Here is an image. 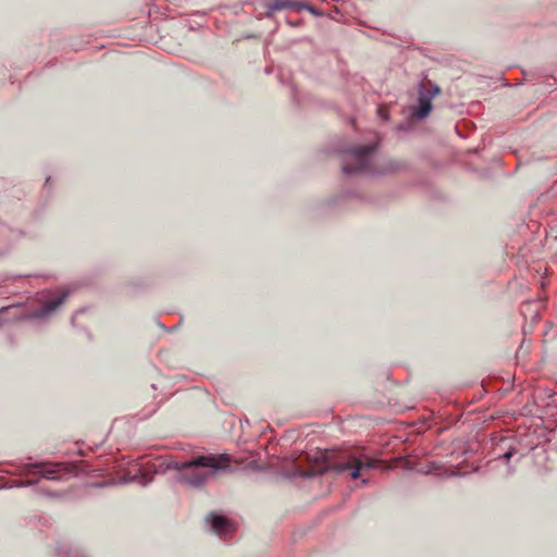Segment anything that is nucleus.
Wrapping results in <instances>:
<instances>
[{
	"label": "nucleus",
	"mask_w": 557,
	"mask_h": 557,
	"mask_svg": "<svg viewBox=\"0 0 557 557\" xmlns=\"http://www.w3.org/2000/svg\"><path fill=\"white\" fill-rule=\"evenodd\" d=\"M228 455L198 456L189 461H175L172 468L178 471V480L182 483L199 487L202 486L220 469L230 467Z\"/></svg>",
	"instance_id": "1"
},
{
	"label": "nucleus",
	"mask_w": 557,
	"mask_h": 557,
	"mask_svg": "<svg viewBox=\"0 0 557 557\" xmlns=\"http://www.w3.org/2000/svg\"><path fill=\"white\" fill-rule=\"evenodd\" d=\"M375 147L372 145L367 146H352L346 151V159L343 162V172L346 174L357 173H371V159Z\"/></svg>",
	"instance_id": "2"
},
{
	"label": "nucleus",
	"mask_w": 557,
	"mask_h": 557,
	"mask_svg": "<svg viewBox=\"0 0 557 557\" xmlns=\"http://www.w3.org/2000/svg\"><path fill=\"white\" fill-rule=\"evenodd\" d=\"M440 92L441 88L437 85L430 81L423 82L419 90V104L413 111V116L419 120L426 117L432 110V99Z\"/></svg>",
	"instance_id": "3"
},
{
	"label": "nucleus",
	"mask_w": 557,
	"mask_h": 557,
	"mask_svg": "<svg viewBox=\"0 0 557 557\" xmlns=\"http://www.w3.org/2000/svg\"><path fill=\"white\" fill-rule=\"evenodd\" d=\"M374 467V460L368 459L367 461H362L357 457H349L346 461H336L333 463V469L337 472L351 470L350 476L352 479H358L364 470L372 469Z\"/></svg>",
	"instance_id": "4"
},
{
	"label": "nucleus",
	"mask_w": 557,
	"mask_h": 557,
	"mask_svg": "<svg viewBox=\"0 0 557 557\" xmlns=\"http://www.w3.org/2000/svg\"><path fill=\"white\" fill-rule=\"evenodd\" d=\"M69 294H70L69 290H62L57 298L49 300L42 308L37 310L34 314V317L42 318V317L51 313L52 311H54L57 308H59L65 301Z\"/></svg>",
	"instance_id": "5"
},
{
	"label": "nucleus",
	"mask_w": 557,
	"mask_h": 557,
	"mask_svg": "<svg viewBox=\"0 0 557 557\" xmlns=\"http://www.w3.org/2000/svg\"><path fill=\"white\" fill-rule=\"evenodd\" d=\"M211 525H212V530L215 533L221 534L222 532L226 531V529L228 527V521L224 517L212 515L211 516Z\"/></svg>",
	"instance_id": "6"
},
{
	"label": "nucleus",
	"mask_w": 557,
	"mask_h": 557,
	"mask_svg": "<svg viewBox=\"0 0 557 557\" xmlns=\"http://www.w3.org/2000/svg\"><path fill=\"white\" fill-rule=\"evenodd\" d=\"M297 5L298 4L296 2H293V1H289V0H277V1L273 2L270 5V9L272 11H280V10H283V9L294 8V7H297Z\"/></svg>",
	"instance_id": "7"
},
{
	"label": "nucleus",
	"mask_w": 557,
	"mask_h": 557,
	"mask_svg": "<svg viewBox=\"0 0 557 557\" xmlns=\"http://www.w3.org/2000/svg\"><path fill=\"white\" fill-rule=\"evenodd\" d=\"M44 478L53 479L57 472L54 466L45 467L41 471H39Z\"/></svg>",
	"instance_id": "8"
},
{
	"label": "nucleus",
	"mask_w": 557,
	"mask_h": 557,
	"mask_svg": "<svg viewBox=\"0 0 557 557\" xmlns=\"http://www.w3.org/2000/svg\"><path fill=\"white\" fill-rule=\"evenodd\" d=\"M377 113L383 119V120H387L388 119V113H387V109L384 108V107H380L377 109Z\"/></svg>",
	"instance_id": "9"
},
{
	"label": "nucleus",
	"mask_w": 557,
	"mask_h": 557,
	"mask_svg": "<svg viewBox=\"0 0 557 557\" xmlns=\"http://www.w3.org/2000/svg\"><path fill=\"white\" fill-rule=\"evenodd\" d=\"M504 457H505L506 459H509V458L511 457V453H510V451L506 453V454L504 455Z\"/></svg>",
	"instance_id": "10"
},
{
	"label": "nucleus",
	"mask_w": 557,
	"mask_h": 557,
	"mask_svg": "<svg viewBox=\"0 0 557 557\" xmlns=\"http://www.w3.org/2000/svg\"><path fill=\"white\" fill-rule=\"evenodd\" d=\"M32 467H34V468H41V467H44V465H41V463H35V465H32Z\"/></svg>",
	"instance_id": "11"
},
{
	"label": "nucleus",
	"mask_w": 557,
	"mask_h": 557,
	"mask_svg": "<svg viewBox=\"0 0 557 557\" xmlns=\"http://www.w3.org/2000/svg\"><path fill=\"white\" fill-rule=\"evenodd\" d=\"M290 25L292 26H297V25H299V22H293V23H290Z\"/></svg>",
	"instance_id": "12"
}]
</instances>
